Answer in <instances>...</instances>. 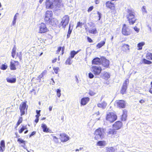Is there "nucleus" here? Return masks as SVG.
<instances>
[{
    "label": "nucleus",
    "instance_id": "nucleus-25",
    "mask_svg": "<svg viewBox=\"0 0 152 152\" xmlns=\"http://www.w3.org/2000/svg\"><path fill=\"white\" fill-rule=\"evenodd\" d=\"M110 75L109 73L104 72L102 75V77L103 79L107 80L110 78Z\"/></svg>",
    "mask_w": 152,
    "mask_h": 152
},
{
    "label": "nucleus",
    "instance_id": "nucleus-49",
    "mask_svg": "<svg viewBox=\"0 0 152 152\" xmlns=\"http://www.w3.org/2000/svg\"><path fill=\"white\" fill-rule=\"evenodd\" d=\"M53 70L56 74H57L58 73L59 68L58 67H53Z\"/></svg>",
    "mask_w": 152,
    "mask_h": 152
},
{
    "label": "nucleus",
    "instance_id": "nucleus-64",
    "mask_svg": "<svg viewBox=\"0 0 152 152\" xmlns=\"http://www.w3.org/2000/svg\"><path fill=\"white\" fill-rule=\"evenodd\" d=\"M145 102V101L143 100V99H141L139 101V102L141 103H144Z\"/></svg>",
    "mask_w": 152,
    "mask_h": 152
},
{
    "label": "nucleus",
    "instance_id": "nucleus-1",
    "mask_svg": "<svg viewBox=\"0 0 152 152\" xmlns=\"http://www.w3.org/2000/svg\"><path fill=\"white\" fill-rule=\"evenodd\" d=\"M127 13L126 18L129 24L133 25L137 20L136 18L135 12L132 10L128 9L127 10Z\"/></svg>",
    "mask_w": 152,
    "mask_h": 152
},
{
    "label": "nucleus",
    "instance_id": "nucleus-39",
    "mask_svg": "<svg viewBox=\"0 0 152 152\" xmlns=\"http://www.w3.org/2000/svg\"><path fill=\"white\" fill-rule=\"evenodd\" d=\"M106 144V142L104 141H99L97 142L96 145L99 146H104Z\"/></svg>",
    "mask_w": 152,
    "mask_h": 152
},
{
    "label": "nucleus",
    "instance_id": "nucleus-35",
    "mask_svg": "<svg viewBox=\"0 0 152 152\" xmlns=\"http://www.w3.org/2000/svg\"><path fill=\"white\" fill-rule=\"evenodd\" d=\"M17 58H18L20 61L22 60V54L21 52H17V53L16 57H15V58L16 59Z\"/></svg>",
    "mask_w": 152,
    "mask_h": 152
},
{
    "label": "nucleus",
    "instance_id": "nucleus-24",
    "mask_svg": "<svg viewBox=\"0 0 152 152\" xmlns=\"http://www.w3.org/2000/svg\"><path fill=\"white\" fill-rule=\"evenodd\" d=\"M5 142L4 140L1 141L0 143V152H3L5 149Z\"/></svg>",
    "mask_w": 152,
    "mask_h": 152
},
{
    "label": "nucleus",
    "instance_id": "nucleus-47",
    "mask_svg": "<svg viewBox=\"0 0 152 152\" xmlns=\"http://www.w3.org/2000/svg\"><path fill=\"white\" fill-rule=\"evenodd\" d=\"M61 91L60 89H58L56 91V94L58 97H60L61 96Z\"/></svg>",
    "mask_w": 152,
    "mask_h": 152
},
{
    "label": "nucleus",
    "instance_id": "nucleus-42",
    "mask_svg": "<svg viewBox=\"0 0 152 152\" xmlns=\"http://www.w3.org/2000/svg\"><path fill=\"white\" fill-rule=\"evenodd\" d=\"M72 58L69 57L66 60L65 62V64L66 65H71L72 63Z\"/></svg>",
    "mask_w": 152,
    "mask_h": 152
},
{
    "label": "nucleus",
    "instance_id": "nucleus-15",
    "mask_svg": "<svg viewBox=\"0 0 152 152\" xmlns=\"http://www.w3.org/2000/svg\"><path fill=\"white\" fill-rule=\"evenodd\" d=\"M45 5L47 9H52L54 7L53 3L50 0H46Z\"/></svg>",
    "mask_w": 152,
    "mask_h": 152
},
{
    "label": "nucleus",
    "instance_id": "nucleus-57",
    "mask_svg": "<svg viewBox=\"0 0 152 152\" xmlns=\"http://www.w3.org/2000/svg\"><path fill=\"white\" fill-rule=\"evenodd\" d=\"M87 39L88 42L89 43H92L93 42V40L91 39V38H90L88 37H87Z\"/></svg>",
    "mask_w": 152,
    "mask_h": 152
},
{
    "label": "nucleus",
    "instance_id": "nucleus-54",
    "mask_svg": "<svg viewBox=\"0 0 152 152\" xmlns=\"http://www.w3.org/2000/svg\"><path fill=\"white\" fill-rule=\"evenodd\" d=\"M35 117H36V118L35 120L34 121L36 123H37L38 122L39 115H36Z\"/></svg>",
    "mask_w": 152,
    "mask_h": 152
},
{
    "label": "nucleus",
    "instance_id": "nucleus-61",
    "mask_svg": "<svg viewBox=\"0 0 152 152\" xmlns=\"http://www.w3.org/2000/svg\"><path fill=\"white\" fill-rule=\"evenodd\" d=\"M57 58H54L53 60L52 61V63H54L55 62H56L57 60Z\"/></svg>",
    "mask_w": 152,
    "mask_h": 152
},
{
    "label": "nucleus",
    "instance_id": "nucleus-33",
    "mask_svg": "<svg viewBox=\"0 0 152 152\" xmlns=\"http://www.w3.org/2000/svg\"><path fill=\"white\" fill-rule=\"evenodd\" d=\"M23 118L22 117H20L18 118V120L17 122L16 125L15 127V129H17L18 126L23 122Z\"/></svg>",
    "mask_w": 152,
    "mask_h": 152
},
{
    "label": "nucleus",
    "instance_id": "nucleus-48",
    "mask_svg": "<svg viewBox=\"0 0 152 152\" xmlns=\"http://www.w3.org/2000/svg\"><path fill=\"white\" fill-rule=\"evenodd\" d=\"M7 67V66L5 64H3L1 65V70H5L6 69Z\"/></svg>",
    "mask_w": 152,
    "mask_h": 152
},
{
    "label": "nucleus",
    "instance_id": "nucleus-5",
    "mask_svg": "<svg viewBox=\"0 0 152 152\" xmlns=\"http://www.w3.org/2000/svg\"><path fill=\"white\" fill-rule=\"evenodd\" d=\"M27 101H25L22 102L19 106V109L20 112V115L22 116L27 112L28 106L27 104Z\"/></svg>",
    "mask_w": 152,
    "mask_h": 152
},
{
    "label": "nucleus",
    "instance_id": "nucleus-2",
    "mask_svg": "<svg viewBox=\"0 0 152 152\" xmlns=\"http://www.w3.org/2000/svg\"><path fill=\"white\" fill-rule=\"evenodd\" d=\"M104 131L103 129L100 127L96 129L94 133L95 140H98L100 139H102L104 137Z\"/></svg>",
    "mask_w": 152,
    "mask_h": 152
},
{
    "label": "nucleus",
    "instance_id": "nucleus-34",
    "mask_svg": "<svg viewBox=\"0 0 152 152\" xmlns=\"http://www.w3.org/2000/svg\"><path fill=\"white\" fill-rule=\"evenodd\" d=\"M16 48L15 46H14L11 52V56L12 57L15 58V56Z\"/></svg>",
    "mask_w": 152,
    "mask_h": 152
},
{
    "label": "nucleus",
    "instance_id": "nucleus-45",
    "mask_svg": "<svg viewBox=\"0 0 152 152\" xmlns=\"http://www.w3.org/2000/svg\"><path fill=\"white\" fill-rule=\"evenodd\" d=\"M86 22L85 21V22H84L83 23L82 22H78L77 23V26H76V28H77L78 27H80V28H81L83 24H86Z\"/></svg>",
    "mask_w": 152,
    "mask_h": 152
},
{
    "label": "nucleus",
    "instance_id": "nucleus-43",
    "mask_svg": "<svg viewBox=\"0 0 152 152\" xmlns=\"http://www.w3.org/2000/svg\"><path fill=\"white\" fill-rule=\"evenodd\" d=\"M72 29H71V26L69 25V27L68 30L67 32V38H68L70 36V34L72 32Z\"/></svg>",
    "mask_w": 152,
    "mask_h": 152
},
{
    "label": "nucleus",
    "instance_id": "nucleus-8",
    "mask_svg": "<svg viewBox=\"0 0 152 152\" xmlns=\"http://www.w3.org/2000/svg\"><path fill=\"white\" fill-rule=\"evenodd\" d=\"M121 32L122 34L125 36L129 35L132 33L131 30L126 24L123 25L122 28Z\"/></svg>",
    "mask_w": 152,
    "mask_h": 152
},
{
    "label": "nucleus",
    "instance_id": "nucleus-4",
    "mask_svg": "<svg viewBox=\"0 0 152 152\" xmlns=\"http://www.w3.org/2000/svg\"><path fill=\"white\" fill-rule=\"evenodd\" d=\"M69 16L68 15H64L59 24V28H62L65 29L66 26L69 23Z\"/></svg>",
    "mask_w": 152,
    "mask_h": 152
},
{
    "label": "nucleus",
    "instance_id": "nucleus-36",
    "mask_svg": "<svg viewBox=\"0 0 152 152\" xmlns=\"http://www.w3.org/2000/svg\"><path fill=\"white\" fill-rule=\"evenodd\" d=\"M88 32L90 34H96L97 33V31L96 29L95 28H94L90 29L88 31Z\"/></svg>",
    "mask_w": 152,
    "mask_h": 152
},
{
    "label": "nucleus",
    "instance_id": "nucleus-51",
    "mask_svg": "<svg viewBox=\"0 0 152 152\" xmlns=\"http://www.w3.org/2000/svg\"><path fill=\"white\" fill-rule=\"evenodd\" d=\"M150 87L149 88L148 91L150 93L152 94V81L150 83Z\"/></svg>",
    "mask_w": 152,
    "mask_h": 152
},
{
    "label": "nucleus",
    "instance_id": "nucleus-9",
    "mask_svg": "<svg viewBox=\"0 0 152 152\" xmlns=\"http://www.w3.org/2000/svg\"><path fill=\"white\" fill-rule=\"evenodd\" d=\"M38 33L39 34H46L49 31L46 25L44 23H42L40 24L39 26Z\"/></svg>",
    "mask_w": 152,
    "mask_h": 152
},
{
    "label": "nucleus",
    "instance_id": "nucleus-40",
    "mask_svg": "<svg viewBox=\"0 0 152 152\" xmlns=\"http://www.w3.org/2000/svg\"><path fill=\"white\" fill-rule=\"evenodd\" d=\"M145 43L144 42H141L137 44L138 50H140L142 49V47L144 45Z\"/></svg>",
    "mask_w": 152,
    "mask_h": 152
},
{
    "label": "nucleus",
    "instance_id": "nucleus-58",
    "mask_svg": "<svg viewBox=\"0 0 152 152\" xmlns=\"http://www.w3.org/2000/svg\"><path fill=\"white\" fill-rule=\"evenodd\" d=\"M36 133V131H33L32 132L31 134L29 135V137H31L32 136H33Z\"/></svg>",
    "mask_w": 152,
    "mask_h": 152
},
{
    "label": "nucleus",
    "instance_id": "nucleus-28",
    "mask_svg": "<svg viewBox=\"0 0 152 152\" xmlns=\"http://www.w3.org/2000/svg\"><path fill=\"white\" fill-rule=\"evenodd\" d=\"M81 50V49H80L77 51H75V50H72L70 52V56H69L70 58H73L75 55H76Z\"/></svg>",
    "mask_w": 152,
    "mask_h": 152
},
{
    "label": "nucleus",
    "instance_id": "nucleus-44",
    "mask_svg": "<svg viewBox=\"0 0 152 152\" xmlns=\"http://www.w3.org/2000/svg\"><path fill=\"white\" fill-rule=\"evenodd\" d=\"M17 141L20 144H23L24 145H25L26 144V141L20 138H19L18 139Z\"/></svg>",
    "mask_w": 152,
    "mask_h": 152
},
{
    "label": "nucleus",
    "instance_id": "nucleus-38",
    "mask_svg": "<svg viewBox=\"0 0 152 152\" xmlns=\"http://www.w3.org/2000/svg\"><path fill=\"white\" fill-rule=\"evenodd\" d=\"M27 129L26 126H22L18 130V132L20 134H21L25 130Z\"/></svg>",
    "mask_w": 152,
    "mask_h": 152
},
{
    "label": "nucleus",
    "instance_id": "nucleus-32",
    "mask_svg": "<svg viewBox=\"0 0 152 152\" xmlns=\"http://www.w3.org/2000/svg\"><path fill=\"white\" fill-rule=\"evenodd\" d=\"M41 127L44 132H49L50 130L47 127V126L45 124H42Z\"/></svg>",
    "mask_w": 152,
    "mask_h": 152
},
{
    "label": "nucleus",
    "instance_id": "nucleus-26",
    "mask_svg": "<svg viewBox=\"0 0 152 152\" xmlns=\"http://www.w3.org/2000/svg\"><path fill=\"white\" fill-rule=\"evenodd\" d=\"M60 139L62 142H66L69 140L68 137L64 134L60 135Z\"/></svg>",
    "mask_w": 152,
    "mask_h": 152
},
{
    "label": "nucleus",
    "instance_id": "nucleus-16",
    "mask_svg": "<svg viewBox=\"0 0 152 152\" xmlns=\"http://www.w3.org/2000/svg\"><path fill=\"white\" fill-rule=\"evenodd\" d=\"M101 58L96 57L94 58L92 61L91 63L93 65H100L101 64Z\"/></svg>",
    "mask_w": 152,
    "mask_h": 152
},
{
    "label": "nucleus",
    "instance_id": "nucleus-60",
    "mask_svg": "<svg viewBox=\"0 0 152 152\" xmlns=\"http://www.w3.org/2000/svg\"><path fill=\"white\" fill-rule=\"evenodd\" d=\"M134 29L135 31L137 32H138L139 31V29L136 26H135L134 27Z\"/></svg>",
    "mask_w": 152,
    "mask_h": 152
},
{
    "label": "nucleus",
    "instance_id": "nucleus-7",
    "mask_svg": "<svg viewBox=\"0 0 152 152\" xmlns=\"http://www.w3.org/2000/svg\"><path fill=\"white\" fill-rule=\"evenodd\" d=\"M146 58L147 59L143 58L142 61V63L150 65L152 63V62L149 60H152V51L151 52H148L146 55Z\"/></svg>",
    "mask_w": 152,
    "mask_h": 152
},
{
    "label": "nucleus",
    "instance_id": "nucleus-12",
    "mask_svg": "<svg viewBox=\"0 0 152 152\" xmlns=\"http://www.w3.org/2000/svg\"><path fill=\"white\" fill-rule=\"evenodd\" d=\"M117 106L121 108H124L126 106L125 101L124 100H118L115 101Z\"/></svg>",
    "mask_w": 152,
    "mask_h": 152
},
{
    "label": "nucleus",
    "instance_id": "nucleus-52",
    "mask_svg": "<svg viewBox=\"0 0 152 152\" xmlns=\"http://www.w3.org/2000/svg\"><path fill=\"white\" fill-rule=\"evenodd\" d=\"M47 73V71L45 70L43 71L42 73L39 75V76L40 77L42 78L43 77L44 75H45Z\"/></svg>",
    "mask_w": 152,
    "mask_h": 152
},
{
    "label": "nucleus",
    "instance_id": "nucleus-17",
    "mask_svg": "<svg viewBox=\"0 0 152 152\" xmlns=\"http://www.w3.org/2000/svg\"><path fill=\"white\" fill-rule=\"evenodd\" d=\"M19 64V62L18 61H14L13 62L11 61L10 65V69L13 70H16V66L18 65Z\"/></svg>",
    "mask_w": 152,
    "mask_h": 152
},
{
    "label": "nucleus",
    "instance_id": "nucleus-14",
    "mask_svg": "<svg viewBox=\"0 0 152 152\" xmlns=\"http://www.w3.org/2000/svg\"><path fill=\"white\" fill-rule=\"evenodd\" d=\"M113 126L116 130H118L120 129L122 127L123 123L120 121H117L113 124Z\"/></svg>",
    "mask_w": 152,
    "mask_h": 152
},
{
    "label": "nucleus",
    "instance_id": "nucleus-23",
    "mask_svg": "<svg viewBox=\"0 0 152 152\" xmlns=\"http://www.w3.org/2000/svg\"><path fill=\"white\" fill-rule=\"evenodd\" d=\"M55 3V5L56 8L58 9L63 6L62 4L60 1V0H52Z\"/></svg>",
    "mask_w": 152,
    "mask_h": 152
},
{
    "label": "nucleus",
    "instance_id": "nucleus-29",
    "mask_svg": "<svg viewBox=\"0 0 152 152\" xmlns=\"http://www.w3.org/2000/svg\"><path fill=\"white\" fill-rule=\"evenodd\" d=\"M56 20L54 18H51L50 19L48 20V21H47L46 22V23H48L52 25H53L56 24Z\"/></svg>",
    "mask_w": 152,
    "mask_h": 152
},
{
    "label": "nucleus",
    "instance_id": "nucleus-11",
    "mask_svg": "<svg viewBox=\"0 0 152 152\" xmlns=\"http://www.w3.org/2000/svg\"><path fill=\"white\" fill-rule=\"evenodd\" d=\"M101 64L102 66L105 68L109 67L110 64V61L104 57H101Z\"/></svg>",
    "mask_w": 152,
    "mask_h": 152
},
{
    "label": "nucleus",
    "instance_id": "nucleus-20",
    "mask_svg": "<svg viewBox=\"0 0 152 152\" xmlns=\"http://www.w3.org/2000/svg\"><path fill=\"white\" fill-rule=\"evenodd\" d=\"M123 113L121 115V121H126L127 118V111L126 109L123 110Z\"/></svg>",
    "mask_w": 152,
    "mask_h": 152
},
{
    "label": "nucleus",
    "instance_id": "nucleus-50",
    "mask_svg": "<svg viewBox=\"0 0 152 152\" xmlns=\"http://www.w3.org/2000/svg\"><path fill=\"white\" fill-rule=\"evenodd\" d=\"M96 94V93L95 92L91 90H90L89 92V94L91 96H93L94 95Z\"/></svg>",
    "mask_w": 152,
    "mask_h": 152
},
{
    "label": "nucleus",
    "instance_id": "nucleus-37",
    "mask_svg": "<svg viewBox=\"0 0 152 152\" xmlns=\"http://www.w3.org/2000/svg\"><path fill=\"white\" fill-rule=\"evenodd\" d=\"M7 80L8 83H14L16 81V78H7Z\"/></svg>",
    "mask_w": 152,
    "mask_h": 152
},
{
    "label": "nucleus",
    "instance_id": "nucleus-3",
    "mask_svg": "<svg viewBox=\"0 0 152 152\" xmlns=\"http://www.w3.org/2000/svg\"><path fill=\"white\" fill-rule=\"evenodd\" d=\"M106 119L107 121L112 123L117 119V116L114 112H110L106 114Z\"/></svg>",
    "mask_w": 152,
    "mask_h": 152
},
{
    "label": "nucleus",
    "instance_id": "nucleus-46",
    "mask_svg": "<svg viewBox=\"0 0 152 152\" xmlns=\"http://www.w3.org/2000/svg\"><path fill=\"white\" fill-rule=\"evenodd\" d=\"M52 136L53 141L56 143L58 142V138L56 136H54L53 134H51Z\"/></svg>",
    "mask_w": 152,
    "mask_h": 152
},
{
    "label": "nucleus",
    "instance_id": "nucleus-63",
    "mask_svg": "<svg viewBox=\"0 0 152 152\" xmlns=\"http://www.w3.org/2000/svg\"><path fill=\"white\" fill-rule=\"evenodd\" d=\"M41 111L40 110H37L36 111V113L37 114L36 115H39V116L40 115V113Z\"/></svg>",
    "mask_w": 152,
    "mask_h": 152
},
{
    "label": "nucleus",
    "instance_id": "nucleus-10",
    "mask_svg": "<svg viewBox=\"0 0 152 152\" xmlns=\"http://www.w3.org/2000/svg\"><path fill=\"white\" fill-rule=\"evenodd\" d=\"M129 82V79H126L123 83L120 91V93L122 95L126 94L127 89V86Z\"/></svg>",
    "mask_w": 152,
    "mask_h": 152
},
{
    "label": "nucleus",
    "instance_id": "nucleus-31",
    "mask_svg": "<svg viewBox=\"0 0 152 152\" xmlns=\"http://www.w3.org/2000/svg\"><path fill=\"white\" fill-rule=\"evenodd\" d=\"M106 41V39H104V41H101L100 42L97 44L96 45V47L97 48H101L102 46H104L105 43Z\"/></svg>",
    "mask_w": 152,
    "mask_h": 152
},
{
    "label": "nucleus",
    "instance_id": "nucleus-59",
    "mask_svg": "<svg viewBox=\"0 0 152 152\" xmlns=\"http://www.w3.org/2000/svg\"><path fill=\"white\" fill-rule=\"evenodd\" d=\"M46 38L47 39H49L52 37L51 35L50 34H48L46 35Z\"/></svg>",
    "mask_w": 152,
    "mask_h": 152
},
{
    "label": "nucleus",
    "instance_id": "nucleus-56",
    "mask_svg": "<svg viewBox=\"0 0 152 152\" xmlns=\"http://www.w3.org/2000/svg\"><path fill=\"white\" fill-rule=\"evenodd\" d=\"M89 77L90 78H92L94 77L93 74L91 72H90L88 74Z\"/></svg>",
    "mask_w": 152,
    "mask_h": 152
},
{
    "label": "nucleus",
    "instance_id": "nucleus-55",
    "mask_svg": "<svg viewBox=\"0 0 152 152\" xmlns=\"http://www.w3.org/2000/svg\"><path fill=\"white\" fill-rule=\"evenodd\" d=\"M94 7L93 6H91L89 7L87 11L89 12H91L94 9Z\"/></svg>",
    "mask_w": 152,
    "mask_h": 152
},
{
    "label": "nucleus",
    "instance_id": "nucleus-30",
    "mask_svg": "<svg viewBox=\"0 0 152 152\" xmlns=\"http://www.w3.org/2000/svg\"><path fill=\"white\" fill-rule=\"evenodd\" d=\"M65 49V47L64 46L62 47H58L57 50L56 51V53L57 54H58L59 53L60 51L61 50V55H63L64 53V50Z\"/></svg>",
    "mask_w": 152,
    "mask_h": 152
},
{
    "label": "nucleus",
    "instance_id": "nucleus-13",
    "mask_svg": "<svg viewBox=\"0 0 152 152\" xmlns=\"http://www.w3.org/2000/svg\"><path fill=\"white\" fill-rule=\"evenodd\" d=\"M106 7L108 9H110L111 10H115V5L113 2L112 1H108L106 2L105 3Z\"/></svg>",
    "mask_w": 152,
    "mask_h": 152
},
{
    "label": "nucleus",
    "instance_id": "nucleus-62",
    "mask_svg": "<svg viewBox=\"0 0 152 152\" xmlns=\"http://www.w3.org/2000/svg\"><path fill=\"white\" fill-rule=\"evenodd\" d=\"M142 10L143 12H146V7L145 6H143L142 8Z\"/></svg>",
    "mask_w": 152,
    "mask_h": 152
},
{
    "label": "nucleus",
    "instance_id": "nucleus-18",
    "mask_svg": "<svg viewBox=\"0 0 152 152\" xmlns=\"http://www.w3.org/2000/svg\"><path fill=\"white\" fill-rule=\"evenodd\" d=\"M53 15V12L52 11H47L46 13L44 18L45 22L47 21H48L49 19L51 18Z\"/></svg>",
    "mask_w": 152,
    "mask_h": 152
},
{
    "label": "nucleus",
    "instance_id": "nucleus-22",
    "mask_svg": "<svg viewBox=\"0 0 152 152\" xmlns=\"http://www.w3.org/2000/svg\"><path fill=\"white\" fill-rule=\"evenodd\" d=\"M117 132L115 131V129H109V131L107 132L108 135H110L111 136H113L114 137L115 135L117 136Z\"/></svg>",
    "mask_w": 152,
    "mask_h": 152
},
{
    "label": "nucleus",
    "instance_id": "nucleus-41",
    "mask_svg": "<svg viewBox=\"0 0 152 152\" xmlns=\"http://www.w3.org/2000/svg\"><path fill=\"white\" fill-rule=\"evenodd\" d=\"M106 152H114L115 151V149L113 147H110L106 148Z\"/></svg>",
    "mask_w": 152,
    "mask_h": 152
},
{
    "label": "nucleus",
    "instance_id": "nucleus-53",
    "mask_svg": "<svg viewBox=\"0 0 152 152\" xmlns=\"http://www.w3.org/2000/svg\"><path fill=\"white\" fill-rule=\"evenodd\" d=\"M97 14L98 15V18H97L98 20H100L101 18V17L102 14L100 13L98 11L97 12Z\"/></svg>",
    "mask_w": 152,
    "mask_h": 152
},
{
    "label": "nucleus",
    "instance_id": "nucleus-19",
    "mask_svg": "<svg viewBox=\"0 0 152 152\" xmlns=\"http://www.w3.org/2000/svg\"><path fill=\"white\" fill-rule=\"evenodd\" d=\"M130 50V46L127 44H124L121 46V50L124 52L127 53Z\"/></svg>",
    "mask_w": 152,
    "mask_h": 152
},
{
    "label": "nucleus",
    "instance_id": "nucleus-6",
    "mask_svg": "<svg viewBox=\"0 0 152 152\" xmlns=\"http://www.w3.org/2000/svg\"><path fill=\"white\" fill-rule=\"evenodd\" d=\"M91 71L95 75H98L101 73L102 69L100 66L93 65L91 68Z\"/></svg>",
    "mask_w": 152,
    "mask_h": 152
},
{
    "label": "nucleus",
    "instance_id": "nucleus-27",
    "mask_svg": "<svg viewBox=\"0 0 152 152\" xmlns=\"http://www.w3.org/2000/svg\"><path fill=\"white\" fill-rule=\"evenodd\" d=\"M107 105V103L104 101L98 103L97 104L98 107L99 108L104 109L105 108Z\"/></svg>",
    "mask_w": 152,
    "mask_h": 152
},
{
    "label": "nucleus",
    "instance_id": "nucleus-21",
    "mask_svg": "<svg viewBox=\"0 0 152 152\" xmlns=\"http://www.w3.org/2000/svg\"><path fill=\"white\" fill-rule=\"evenodd\" d=\"M90 98L88 97H85L82 98L80 101V104L81 105H86L89 101Z\"/></svg>",
    "mask_w": 152,
    "mask_h": 152
}]
</instances>
